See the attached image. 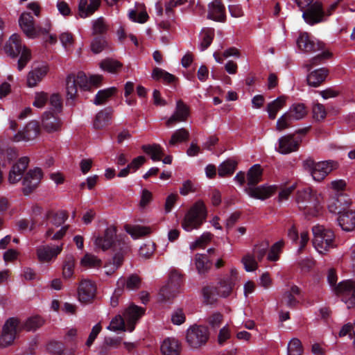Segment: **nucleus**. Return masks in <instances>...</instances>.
Segmentation results:
<instances>
[{"instance_id":"7","label":"nucleus","mask_w":355,"mask_h":355,"mask_svg":"<svg viewBox=\"0 0 355 355\" xmlns=\"http://www.w3.org/2000/svg\"><path fill=\"white\" fill-rule=\"evenodd\" d=\"M207 207L202 200L196 202L185 214L182 222V228L187 232L197 230L206 221Z\"/></svg>"},{"instance_id":"33","label":"nucleus","mask_w":355,"mask_h":355,"mask_svg":"<svg viewBox=\"0 0 355 355\" xmlns=\"http://www.w3.org/2000/svg\"><path fill=\"white\" fill-rule=\"evenodd\" d=\"M313 194L318 193L309 187L304 188L297 191L296 202L300 210L302 209H307L308 202L311 199H312Z\"/></svg>"},{"instance_id":"37","label":"nucleus","mask_w":355,"mask_h":355,"mask_svg":"<svg viewBox=\"0 0 355 355\" xmlns=\"http://www.w3.org/2000/svg\"><path fill=\"white\" fill-rule=\"evenodd\" d=\"M124 230L134 239L148 235L151 232L150 227L141 225H125Z\"/></svg>"},{"instance_id":"35","label":"nucleus","mask_w":355,"mask_h":355,"mask_svg":"<svg viewBox=\"0 0 355 355\" xmlns=\"http://www.w3.org/2000/svg\"><path fill=\"white\" fill-rule=\"evenodd\" d=\"M45 218L49 220L53 225L60 227L67 220L68 213L63 210L58 212L49 210L45 214Z\"/></svg>"},{"instance_id":"3","label":"nucleus","mask_w":355,"mask_h":355,"mask_svg":"<svg viewBox=\"0 0 355 355\" xmlns=\"http://www.w3.org/2000/svg\"><path fill=\"white\" fill-rule=\"evenodd\" d=\"M43 324V320L40 316H33L28 318L24 323L16 318L8 319L2 329L0 337V345L6 347L12 343L17 334L25 329L28 331H35Z\"/></svg>"},{"instance_id":"49","label":"nucleus","mask_w":355,"mask_h":355,"mask_svg":"<svg viewBox=\"0 0 355 355\" xmlns=\"http://www.w3.org/2000/svg\"><path fill=\"white\" fill-rule=\"evenodd\" d=\"M108 31V26L102 17L97 19L93 23L92 35L94 36H105Z\"/></svg>"},{"instance_id":"27","label":"nucleus","mask_w":355,"mask_h":355,"mask_svg":"<svg viewBox=\"0 0 355 355\" xmlns=\"http://www.w3.org/2000/svg\"><path fill=\"white\" fill-rule=\"evenodd\" d=\"M62 250V246H42L37 250V255L40 261L47 262L59 254Z\"/></svg>"},{"instance_id":"57","label":"nucleus","mask_w":355,"mask_h":355,"mask_svg":"<svg viewBox=\"0 0 355 355\" xmlns=\"http://www.w3.org/2000/svg\"><path fill=\"white\" fill-rule=\"evenodd\" d=\"M69 225H64L61 227L60 230L54 233V230L53 228H49L46 232L45 236L46 237H51V240L57 241L62 239L66 234Z\"/></svg>"},{"instance_id":"36","label":"nucleus","mask_w":355,"mask_h":355,"mask_svg":"<svg viewBox=\"0 0 355 355\" xmlns=\"http://www.w3.org/2000/svg\"><path fill=\"white\" fill-rule=\"evenodd\" d=\"M214 29L211 28H203L200 34V49L203 51L208 49L214 38Z\"/></svg>"},{"instance_id":"54","label":"nucleus","mask_w":355,"mask_h":355,"mask_svg":"<svg viewBox=\"0 0 355 355\" xmlns=\"http://www.w3.org/2000/svg\"><path fill=\"white\" fill-rule=\"evenodd\" d=\"M303 347L302 343L298 338H293L288 346L287 355H302Z\"/></svg>"},{"instance_id":"11","label":"nucleus","mask_w":355,"mask_h":355,"mask_svg":"<svg viewBox=\"0 0 355 355\" xmlns=\"http://www.w3.org/2000/svg\"><path fill=\"white\" fill-rule=\"evenodd\" d=\"M307 114L306 107L302 103L293 104L277 121L276 129L282 131L291 127L295 121L303 119Z\"/></svg>"},{"instance_id":"26","label":"nucleus","mask_w":355,"mask_h":355,"mask_svg":"<svg viewBox=\"0 0 355 355\" xmlns=\"http://www.w3.org/2000/svg\"><path fill=\"white\" fill-rule=\"evenodd\" d=\"M328 74L329 71L324 67L313 70L307 75V83L309 86L317 87L325 80Z\"/></svg>"},{"instance_id":"29","label":"nucleus","mask_w":355,"mask_h":355,"mask_svg":"<svg viewBox=\"0 0 355 355\" xmlns=\"http://www.w3.org/2000/svg\"><path fill=\"white\" fill-rule=\"evenodd\" d=\"M112 112L113 110L110 107H105L98 112L94 120V128L97 130H101L107 126L110 122Z\"/></svg>"},{"instance_id":"1","label":"nucleus","mask_w":355,"mask_h":355,"mask_svg":"<svg viewBox=\"0 0 355 355\" xmlns=\"http://www.w3.org/2000/svg\"><path fill=\"white\" fill-rule=\"evenodd\" d=\"M117 228L114 225L108 226L104 232L97 236L94 243L103 251L112 250V262L107 263L105 268H109L106 274L111 275L123 263L124 257L130 251L128 237L124 234H117Z\"/></svg>"},{"instance_id":"25","label":"nucleus","mask_w":355,"mask_h":355,"mask_svg":"<svg viewBox=\"0 0 355 355\" xmlns=\"http://www.w3.org/2000/svg\"><path fill=\"white\" fill-rule=\"evenodd\" d=\"M322 198L320 194H313L307 205V209H302L306 217L317 216L321 211L323 206L322 205Z\"/></svg>"},{"instance_id":"53","label":"nucleus","mask_w":355,"mask_h":355,"mask_svg":"<svg viewBox=\"0 0 355 355\" xmlns=\"http://www.w3.org/2000/svg\"><path fill=\"white\" fill-rule=\"evenodd\" d=\"M80 264L85 267H89V268L99 267V266H101V260L93 254H86L81 259Z\"/></svg>"},{"instance_id":"48","label":"nucleus","mask_w":355,"mask_h":355,"mask_svg":"<svg viewBox=\"0 0 355 355\" xmlns=\"http://www.w3.org/2000/svg\"><path fill=\"white\" fill-rule=\"evenodd\" d=\"M331 56V53L327 51H323L320 53L312 58L309 63L306 64V67L309 71L311 69L318 64H322L326 60L329 59Z\"/></svg>"},{"instance_id":"41","label":"nucleus","mask_w":355,"mask_h":355,"mask_svg":"<svg viewBox=\"0 0 355 355\" xmlns=\"http://www.w3.org/2000/svg\"><path fill=\"white\" fill-rule=\"evenodd\" d=\"M202 293L204 298V302L207 304H213L217 300L218 297L220 296L217 287L212 286H204L202 289Z\"/></svg>"},{"instance_id":"2","label":"nucleus","mask_w":355,"mask_h":355,"mask_svg":"<svg viewBox=\"0 0 355 355\" xmlns=\"http://www.w3.org/2000/svg\"><path fill=\"white\" fill-rule=\"evenodd\" d=\"M29 163V159L27 157H23L15 163L8 175V181L10 184H16L22 180V192L25 196L32 193L39 186L42 178V170L39 167L30 169L24 175Z\"/></svg>"},{"instance_id":"24","label":"nucleus","mask_w":355,"mask_h":355,"mask_svg":"<svg viewBox=\"0 0 355 355\" xmlns=\"http://www.w3.org/2000/svg\"><path fill=\"white\" fill-rule=\"evenodd\" d=\"M60 119L51 112H45L42 116V125L49 132L58 131L61 128Z\"/></svg>"},{"instance_id":"15","label":"nucleus","mask_w":355,"mask_h":355,"mask_svg":"<svg viewBox=\"0 0 355 355\" xmlns=\"http://www.w3.org/2000/svg\"><path fill=\"white\" fill-rule=\"evenodd\" d=\"M350 205L351 199L348 195L336 193L329 198L327 207L330 212L339 214L347 209Z\"/></svg>"},{"instance_id":"19","label":"nucleus","mask_w":355,"mask_h":355,"mask_svg":"<svg viewBox=\"0 0 355 355\" xmlns=\"http://www.w3.org/2000/svg\"><path fill=\"white\" fill-rule=\"evenodd\" d=\"M299 146L300 142L295 139L294 135L289 134L279 139L277 150L281 154L286 155L297 150Z\"/></svg>"},{"instance_id":"39","label":"nucleus","mask_w":355,"mask_h":355,"mask_svg":"<svg viewBox=\"0 0 355 355\" xmlns=\"http://www.w3.org/2000/svg\"><path fill=\"white\" fill-rule=\"evenodd\" d=\"M117 92V88L115 87H109L105 89L99 90L94 99V103L100 105L105 103L110 97L114 96Z\"/></svg>"},{"instance_id":"12","label":"nucleus","mask_w":355,"mask_h":355,"mask_svg":"<svg viewBox=\"0 0 355 355\" xmlns=\"http://www.w3.org/2000/svg\"><path fill=\"white\" fill-rule=\"evenodd\" d=\"M209 338L208 327L205 325L193 324L187 329L186 340L193 349H198L205 345Z\"/></svg>"},{"instance_id":"10","label":"nucleus","mask_w":355,"mask_h":355,"mask_svg":"<svg viewBox=\"0 0 355 355\" xmlns=\"http://www.w3.org/2000/svg\"><path fill=\"white\" fill-rule=\"evenodd\" d=\"M313 234V244L320 253L329 250L334 247L335 235L331 230L323 226L316 225L312 229Z\"/></svg>"},{"instance_id":"56","label":"nucleus","mask_w":355,"mask_h":355,"mask_svg":"<svg viewBox=\"0 0 355 355\" xmlns=\"http://www.w3.org/2000/svg\"><path fill=\"white\" fill-rule=\"evenodd\" d=\"M241 262L243 263L245 270L248 272H252L255 270L258 267L255 257L250 254L245 255L242 258Z\"/></svg>"},{"instance_id":"8","label":"nucleus","mask_w":355,"mask_h":355,"mask_svg":"<svg viewBox=\"0 0 355 355\" xmlns=\"http://www.w3.org/2000/svg\"><path fill=\"white\" fill-rule=\"evenodd\" d=\"M4 50L6 53L12 58H17L20 55L17 62L19 71H21L31 58V51L25 46H22L19 35L13 34L6 42Z\"/></svg>"},{"instance_id":"60","label":"nucleus","mask_w":355,"mask_h":355,"mask_svg":"<svg viewBox=\"0 0 355 355\" xmlns=\"http://www.w3.org/2000/svg\"><path fill=\"white\" fill-rule=\"evenodd\" d=\"M213 234L209 232L203 233L199 238H198L194 243L191 245L192 250L198 247H203L206 243L209 242L212 239Z\"/></svg>"},{"instance_id":"21","label":"nucleus","mask_w":355,"mask_h":355,"mask_svg":"<svg viewBox=\"0 0 355 355\" xmlns=\"http://www.w3.org/2000/svg\"><path fill=\"white\" fill-rule=\"evenodd\" d=\"M338 215L337 220L343 230L345 232H350L355 229L354 210L346 209Z\"/></svg>"},{"instance_id":"6","label":"nucleus","mask_w":355,"mask_h":355,"mask_svg":"<svg viewBox=\"0 0 355 355\" xmlns=\"http://www.w3.org/2000/svg\"><path fill=\"white\" fill-rule=\"evenodd\" d=\"M145 309L137 305L128 307L123 314L124 317L118 315L111 321L108 329L112 331H128L132 332L139 319L144 314Z\"/></svg>"},{"instance_id":"17","label":"nucleus","mask_w":355,"mask_h":355,"mask_svg":"<svg viewBox=\"0 0 355 355\" xmlns=\"http://www.w3.org/2000/svg\"><path fill=\"white\" fill-rule=\"evenodd\" d=\"M96 292V286L94 282L83 279L78 286V300L82 303H89L95 297Z\"/></svg>"},{"instance_id":"16","label":"nucleus","mask_w":355,"mask_h":355,"mask_svg":"<svg viewBox=\"0 0 355 355\" xmlns=\"http://www.w3.org/2000/svg\"><path fill=\"white\" fill-rule=\"evenodd\" d=\"M298 48L304 53H313L324 49L322 42L315 41L306 33H301L297 40Z\"/></svg>"},{"instance_id":"50","label":"nucleus","mask_w":355,"mask_h":355,"mask_svg":"<svg viewBox=\"0 0 355 355\" xmlns=\"http://www.w3.org/2000/svg\"><path fill=\"white\" fill-rule=\"evenodd\" d=\"M183 284V275L178 271L174 270L171 272L168 282L166 284L174 288V291H180V288Z\"/></svg>"},{"instance_id":"46","label":"nucleus","mask_w":355,"mask_h":355,"mask_svg":"<svg viewBox=\"0 0 355 355\" xmlns=\"http://www.w3.org/2000/svg\"><path fill=\"white\" fill-rule=\"evenodd\" d=\"M189 132L184 128H180L176 130L171 136L168 141L169 146H173L178 143L186 141L189 139Z\"/></svg>"},{"instance_id":"44","label":"nucleus","mask_w":355,"mask_h":355,"mask_svg":"<svg viewBox=\"0 0 355 355\" xmlns=\"http://www.w3.org/2000/svg\"><path fill=\"white\" fill-rule=\"evenodd\" d=\"M75 259L73 255L66 256L62 266V276L64 279L71 278L74 272Z\"/></svg>"},{"instance_id":"30","label":"nucleus","mask_w":355,"mask_h":355,"mask_svg":"<svg viewBox=\"0 0 355 355\" xmlns=\"http://www.w3.org/2000/svg\"><path fill=\"white\" fill-rule=\"evenodd\" d=\"M100 0H90L88 4L87 0H80L78 4L79 15L81 18H85L92 15L99 7Z\"/></svg>"},{"instance_id":"45","label":"nucleus","mask_w":355,"mask_h":355,"mask_svg":"<svg viewBox=\"0 0 355 355\" xmlns=\"http://www.w3.org/2000/svg\"><path fill=\"white\" fill-rule=\"evenodd\" d=\"M67 101L73 100L78 92V85L76 83L75 75L69 74L66 80Z\"/></svg>"},{"instance_id":"38","label":"nucleus","mask_w":355,"mask_h":355,"mask_svg":"<svg viewBox=\"0 0 355 355\" xmlns=\"http://www.w3.org/2000/svg\"><path fill=\"white\" fill-rule=\"evenodd\" d=\"M152 78L155 80H162L166 84H172L178 80L174 75L159 67L153 69Z\"/></svg>"},{"instance_id":"18","label":"nucleus","mask_w":355,"mask_h":355,"mask_svg":"<svg viewBox=\"0 0 355 355\" xmlns=\"http://www.w3.org/2000/svg\"><path fill=\"white\" fill-rule=\"evenodd\" d=\"M40 132L39 122L37 121H30L24 128L23 131H19L15 136V141L22 140H31L35 138Z\"/></svg>"},{"instance_id":"40","label":"nucleus","mask_w":355,"mask_h":355,"mask_svg":"<svg viewBox=\"0 0 355 355\" xmlns=\"http://www.w3.org/2000/svg\"><path fill=\"white\" fill-rule=\"evenodd\" d=\"M195 264L198 273L200 275L207 272L211 266L207 255L202 254L196 255Z\"/></svg>"},{"instance_id":"52","label":"nucleus","mask_w":355,"mask_h":355,"mask_svg":"<svg viewBox=\"0 0 355 355\" xmlns=\"http://www.w3.org/2000/svg\"><path fill=\"white\" fill-rule=\"evenodd\" d=\"M269 248V243L263 241L254 245L253 248V256L256 257L258 261H261L265 257Z\"/></svg>"},{"instance_id":"31","label":"nucleus","mask_w":355,"mask_h":355,"mask_svg":"<svg viewBox=\"0 0 355 355\" xmlns=\"http://www.w3.org/2000/svg\"><path fill=\"white\" fill-rule=\"evenodd\" d=\"M48 67L46 66H42L36 67L31 71L28 74L27 84L29 87H35L40 82L43 78L47 74Z\"/></svg>"},{"instance_id":"62","label":"nucleus","mask_w":355,"mask_h":355,"mask_svg":"<svg viewBox=\"0 0 355 355\" xmlns=\"http://www.w3.org/2000/svg\"><path fill=\"white\" fill-rule=\"evenodd\" d=\"M64 349V345L60 342L51 341L47 345V350L53 355H62Z\"/></svg>"},{"instance_id":"47","label":"nucleus","mask_w":355,"mask_h":355,"mask_svg":"<svg viewBox=\"0 0 355 355\" xmlns=\"http://www.w3.org/2000/svg\"><path fill=\"white\" fill-rule=\"evenodd\" d=\"M108 46L106 36H95L91 44V49L94 53H99Z\"/></svg>"},{"instance_id":"59","label":"nucleus","mask_w":355,"mask_h":355,"mask_svg":"<svg viewBox=\"0 0 355 355\" xmlns=\"http://www.w3.org/2000/svg\"><path fill=\"white\" fill-rule=\"evenodd\" d=\"M76 83L80 89L87 91L89 90V83L85 73L83 71H79L76 76H75Z\"/></svg>"},{"instance_id":"14","label":"nucleus","mask_w":355,"mask_h":355,"mask_svg":"<svg viewBox=\"0 0 355 355\" xmlns=\"http://www.w3.org/2000/svg\"><path fill=\"white\" fill-rule=\"evenodd\" d=\"M305 22L311 26L322 22L325 20V10L322 2L315 1L302 13Z\"/></svg>"},{"instance_id":"20","label":"nucleus","mask_w":355,"mask_h":355,"mask_svg":"<svg viewBox=\"0 0 355 355\" xmlns=\"http://www.w3.org/2000/svg\"><path fill=\"white\" fill-rule=\"evenodd\" d=\"M207 18L216 21L223 22L225 20V7L221 0H214L208 5Z\"/></svg>"},{"instance_id":"42","label":"nucleus","mask_w":355,"mask_h":355,"mask_svg":"<svg viewBox=\"0 0 355 355\" xmlns=\"http://www.w3.org/2000/svg\"><path fill=\"white\" fill-rule=\"evenodd\" d=\"M122 66L121 62L112 58H106L100 63V67L103 70L112 73H117L122 68Z\"/></svg>"},{"instance_id":"32","label":"nucleus","mask_w":355,"mask_h":355,"mask_svg":"<svg viewBox=\"0 0 355 355\" xmlns=\"http://www.w3.org/2000/svg\"><path fill=\"white\" fill-rule=\"evenodd\" d=\"M286 99L287 97L282 95L267 105L266 111L270 119L273 120L276 118L277 112L286 105Z\"/></svg>"},{"instance_id":"64","label":"nucleus","mask_w":355,"mask_h":355,"mask_svg":"<svg viewBox=\"0 0 355 355\" xmlns=\"http://www.w3.org/2000/svg\"><path fill=\"white\" fill-rule=\"evenodd\" d=\"M50 105L57 112L60 113L62 110V101L58 94H53L49 97Z\"/></svg>"},{"instance_id":"55","label":"nucleus","mask_w":355,"mask_h":355,"mask_svg":"<svg viewBox=\"0 0 355 355\" xmlns=\"http://www.w3.org/2000/svg\"><path fill=\"white\" fill-rule=\"evenodd\" d=\"M179 292V291H174L173 287L166 284L161 288L159 294L162 301H168L173 298Z\"/></svg>"},{"instance_id":"22","label":"nucleus","mask_w":355,"mask_h":355,"mask_svg":"<svg viewBox=\"0 0 355 355\" xmlns=\"http://www.w3.org/2000/svg\"><path fill=\"white\" fill-rule=\"evenodd\" d=\"M236 271L231 270V275L221 279L217 287L219 295L223 297H228L232 291L236 280Z\"/></svg>"},{"instance_id":"34","label":"nucleus","mask_w":355,"mask_h":355,"mask_svg":"<svg viewBox=\"0 0 355 355\" xmlns=\"http://www.w3.org/2000/svg\"><path fill=\"white\" fill-rule=\"evenodd\" d=\"M141 150L154 161H160L164 155L163 148L157 144H146L141 146Z\"/></svg>"},{"instance_id":"43","label":"nucleus","mask_w":355,"mask_h":355,"mask_svg":"<svg viewBox=\"0 0 355 355\" xmlns=\"http://www.w3.org/2000/svg\"><path fill=\"white\" fill-rule=\"evenodd\" d=\"M237 163L232 159H227L221 163L218 166V175L223 178L227 175H232L236 167Z\"/></svg>"},{"instance_id":"4","label":"nucleus","mask_w":355,"mask_h":355,"mask_svg":"<svg viewBox=\"0 0 355 355\" xmlns=\"http://www.w3.org/2000/svg\"><path fill=\"white\" fill-rule=\"evenodd\" d=\"M337 279L336 270L330 268L327 274V282L329 286L332 288L335 294L340 297L341 300L347 305L348 309L354 306L355 281L348 279L342 281L337 284Z\"/></svg>"},{"instance_id":"51","label":"nucleus","mask_w":355,"mask_h":355,"mask_svg":"<svg viewBox=\"0 0 355 355\" xmlns=\"http://www.w3.org/2000/svg\"><path fill=\"white\" fill-rule=\"evenodd\" d=\"M121 285L128 290H137L140 287L141 279L136 275H131L127 279H120Z\"/></svg>"},{"instance_id":"5","label":"nucleus","mask_w":355,"mask_h":355,"mask_svg":"<svg viewBox=\"0 0 355 355\" xmlns=\"http://www.w3.org/2000/svg\"><path fill=\"white\" fill-rule=\"evenodd\" d=\"M262 169L259 164H254L248 172V188L245 189L248 194L254 198L265 200L270 198L275 191L273 187L261 186L254 187L261 180Z\"/></svg>"},{"instance_id":"63","label":"nucleus","mask_w":355,"mask_h":355,"mask_svg":"<svg viewBox=\"0 0 355 355\" xmlns=\"http://www.w3.org/2000/svg\"><path fill=\"white\" fill-rule=\"evenodd\" d=\"M155 250V244L154 243H145L140 247L139 254L146 259L150 258Z\"/></svg>"},{"instance_id":"28","label":"nucleus","mask_w":355,"mask_h":355,"mask_svg":"<svg viewBox=\"0 0 355 355\" xmlns=\"http://www.w3.org/2000/svg\"><path fill=\"white\" fill-rule=\"evenodd\" d=\"M160 349L163 355H180L181 344L175 338H167L163 341Z\"/></svg>"},{"instance_id":"23","label":"nucleus","mask_w":355,"mask_h":355,"mask_svg":"<svg viewBox=\"0 0 355 355\" xmlns=\"http://www.w3.org/2000/svg\"><path fill=\"white\" fill-rule=\"evenodd\" d=\"M189 114V107L184 103L182 100L177 101L175 113L167 120L166 125H172L173 123L179 121H184Z\"/></svg>"},{"instance_id":"13","label":"nucleus","mask_w":355,"mask_h":355,"mask_svg":"<svg viewBox=\"0 0 355 355\" xmlns=\"http://www.w3.org/2000/svg\"><path fill=\"white\" fill-rule=\"evenodd\" d=\"M19 24L28 38H35L40 35L47 34L49 29L46 28L36 27L34 24V18L30 12H23L19 18Z\"/></svg>"},{"instance_id":"61","label":"nucleus","mask_w":355,"mask_h":355,"mask_svg":"<svg viewBox=\"0 0 355 355\" xmlns=\"http://www.w3.org/2000/svg\"><path fill=\"white\" fill-rule=\"evenodd\" d=\"M223 315L220 313H214L207 318V323L209 327L216 330L223 322Z\"/></svg>"},{"instance_id":"9","label":"nucleus","mask_w":355,"mask_h":355,"mask_svg":"<svg viewBox=\"0 0 355 355\" xmlns=\"http://www.w3.org/2000/svg\"><path fill=\"white\" fill-rule=\"evenodd\" d=\"M338 166L337 162L327 160L315 162L313 159L308 158L303 162L304 168L309 171L313 180L317 182L323 180L325 177Z\"/></svg>"},{"instance_id":"58","label":"nucleus","mask_w":355,"mask_h":355,"mask_svg":"<svg viewBox=\"0 0 355 355\" xmlns=\"http://www.w3.org/2000/svg\"><path fill=\"white\" fill-rule=\"evenodd\" d=\"M187 0H170L165 5V12L168 19H173L174 17L173 8L184 4Z\"/></svg>"}]
</instances>
